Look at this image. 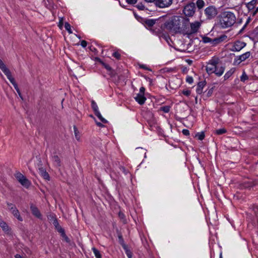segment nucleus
<instances>
[{"instance_id":"1","label":"nucleus","mask_w":258,"mask_h":258,"mask_svg":"<svg viewBox=\"0 0 258 258\" xmlns=\"http://www.w3.org/2000/svg\"><path fill=\"white\" fill-rule=\"evenodd\" d=\"M220 23L222 28H226L232 26L236 21L234 13L231 12H224L219 16Z\"/></svg>"},{"instance_id":"2","label":"nucleus","mask_w":258,"mask_h":258,"mask_svg":"<svg viewBox=\"0 0 258 258\" xmlns=\"http://www.w3.org/2000/svg\"><path fill=\"white\" fill-rule=\"evenodd\" d=\"M165 16H163L160 17L159 19H145L143 21V24L144 25L145 27L150 30L153 34H154V31L155 30L159 29V28L155 27L154 26L155 25H158L159 24L161 23Z\"/></svg>"},{"instance_id":"3","label":"nucleus","mask_w":258,"mask_h":258,"mask_svg":"<svg viewBox=\"0 0 258 258\" xmlns=\"http://www.w3.org/2000/svg\"><path fill=\"white\" fill-rule=\"evenodd\" d=\"M196 10V4L193 2H190L186 5L183 9V13L185 16L192 17Z\"/></svg>"},{"instance_id":"4","label":"nucleus","mask_w":258,"mask_h":258,"mask_svg":"<svg viewBox=\"0 0 258 258\" xmlns=\"http://www.w3.org/2000/svg\"><path fill=\"white\" fill-rule=\"evenodd\" d=\"M205 14L208 20L214 19L218 14L217 9L214 6H210L205 10Z\"/></svg>"},{"instance_id":"5","label":"nucleus","mask_w":258,"mask_h":258,"mask_svg":"<svg viewBox=\"0 0 258 258\" xmlns=\"http://www.w3.org/2000/svg\"><path fill=\"white\" fill-rule=\"evenodd\" d=\"M158 27L162 31H164L166 29L169 31H173L174 33V27L172 17L163 23L159 24Z\"/></svg>"},{"instance_id":"6","label":"nucleus","mask_w":258,"mask_h":258,"mask_svg":"<svg viewBox=\"0 0 258 258\" xmlns=\"http://www.w3.org/2000/svg\"><path fill=\"white\" fill-rule=\"evenodd\" d=\"M15 177L22 185L27 188L31 185V182L19 172L16 173Z\"/></svg>"},{"instance_id":"7","label":"nucleus","mask_w":258,"mask_h":258,"mask_svg":"<svg viewBox=\"0 0 258 258\" xmlns=\"http://www.w3.org/2000/svg\"><path fill=\"white\" fill-rule=\"evenodd\" d=\"M174 27V33H179L181 31V25L183 17L178 16H173L172 17Z\"/></svg>"},{"instance_id":"8","label":"nucleus","mask_w":258,"mask_h":258,"mask_svg":"<svg viewBox=\"0 0 258 258\" xmlns=\"http://www.w3.org/2000/svg\"><path fill=\"white\" fill-rule=\"evenodd\" d=\"M189 20L186 17H183L182 21L181 22V31L179 33L183 34V35H187L189 32Z\"/></svg>"},{"instance_id":"9","label":"nucleus","mask_w":258,"mask_h":258,"mask_svg":"<svg viewBox=\"0 0 258 258\" xmlns=\"http://www.w3.org/2000/svg\"><path fill=\"white\" fill-rule=\"evenodd\" d=\"M151 3H153L156 7L160 8H164L170 6L172 0H153Z\"/></svg>"},{"instance_id":"10","label":"nucleus","mask_w":258,"mask_h":258,"mask_svg":"<svg viewBox=\"0 0 258 258\" xmlns=\"http://www.w3.org/2000/svg\"><path fill=\"white\" fill-rule=\"evenodd\" d=\"M250 55V52L247 51L240 55L236 56L234 59L233 64L236 65L240 64L242 61H243L248 58Z\"/></svg>"},{"instance_id":"11","label":"nucleus","mask_w":258,"mask_h":258,"mask_svg":"<svg viewBox=\"0 0 258 258\" xmlns=\"http://www.w3.org/2000/svg\"><path fill=\"white\" fill-rule=\"evenodd\" d=\"M154 34L158 36L160 38H162L165 39L167 42L168 40H170V36L166 32H164L161 29L155 30L154 31Z\"/></svg>"},{"instance_id":"12","label":"nucleus","mask_w":258,"mask_h":258,"mask_svg":"<svg viewBox=\"0 0 258 258\" xmlns=\"http://www.w3.org/2000/svg\"><path fill=\"white\" fill-rule=\"evenodd\" d=\"M190 29H189L187 35H190L192 34L196 33L198 32L199 28L201 26V23L198 21H196L194 23L190 24Z\"/></svg>"},{"instance_id":"13","label":"nucleus","mask_w":258,"mask_h":258,"mask_svg":"<svg viewBox=\"0 0 258 258\" xmlns=\"http://www.w3.org/2000/svg\"><path fill=\"white\" fill-rule=\"evenodd\" d=\"M0 227L2 230L5 232L6 234L10 236H13V233L12 231L11 228L8 226V225L4 221H0Z\"/></svg>"},{"instance_id":"14","label":"nucleus","mask_w":258,"mask_h":258,"mask_svg":"<svg viewBox=\"0 0 258 258\" xmlns=\"http://www.w3.org/2000/svg\"><path fill=\"white\" fill-rule=\"evenodd\" d=\"M30 210L31 211V213L36 217H37L38 219H42V215L38 209V208L35 206L33 204H30Z\"/></svg>"},{"instance_id":"15","label":"nucleus","mask_w":258,"mask_h":258,"mask_svg":"<svg viewBox=\"0 0 258 258\" xmlns=\"http://www.w3.org/2000/svg\"><path fill=\"white\" fill-rule=\"evenodd\" d=\"M227 38V36L226 35L223 34L219 37L212 39V46H215L220 44V43L224 41Z\"/></svg>"},{"instance_id":"16","label":"nucleus","mask_w":258,"mask_h":258,"mask_svg":"<svg viewBox=\"0 0 258 258\" xmlns=\"http://www.w3.org/2000/svg\"><path fill=\"white\" fill-rule=\"evenodd\" d=\"M10 210L12 212V213L13 215L17 218V219L20 221H23V218L20 215V213L18 210L17 209L16 206H13V207L10 208Z\"/></svg>"},{"instance_id":"17","label":"nucleus","mask_w":258,"mask_h":258,"mask_svg":"<svg viewBox=\"0 0 258 258\" xmlns=\"http://www.w3.org/2000/svg\"><path fill=\"white\" fill-rule=\"evenodd\" d=\"M225 69V67L224 65L220 64L218 67H216L214 73L217 76L220 77L223 74Z\"/></svg>"},{"instance_id":"18","label":"nucleus","mask_w":258,"mask_h":258,"mask_svg":"<svg viewBox=\"0 0 258 258\" xmlns=\"http://www.w3.org/2000/svg\"><path fill=\"white\" fill-rule=\"evenodd\" d=\"M206 83H207L205 80L198 82L197 84V88L196 89V92L198 94H202L203 93V89L206 85Z\"/></svg>"},{"instance_id":"19","label":"nucleus","mask_w":258,"mask_h":258,"mask_svg":"<svg viewBox=\"0 0 258 258\" xmlns=\"http://www.w3.org/2000/svg\"><path fill=\"white\" fill-rule=\"evenodd\" d=\"M135 99L139 104L143 105L145 103L146 98L144 95L137 94L136 97H135Z\"/></svg>"},{"instance_id":"20","label":"nucleus","mask_w":258,"mask_h":258,"mask_svg":"<svg viewBox=\"0 0 258 258\" xmlns=\"http://www.w3.org/2000/svg\"><path fill=\"white\" fill-rule=\"evenodd\" d=\"M234 44L235 46V48L237 50V51H239L240 50H241L246 45L245 42L240 41L239 40L236 41L234 43Z\"/></svg>"},{"instance_id":"21","label":"nucleus","mask_w":258,"mask_h":258,"mask_svg":"<svg viewBox=\"0 0 258 258\" xmlns=\"http://www.w3.org/2000/svg\"><path fill=\"white\" fill-rule=\"evenodd\" d=\"M39 171L40 175L43 177L44 179L47 180H50L49 175L45 169L43 168V167H39Z\"/></svg>"},{"instance_id":"22","label":"nucleus","mask_w":258,"mask_h":258,"mask_svg":"<svg viewBox=\"0 0 258 258\" xmlns=\"http://www.w3.org/2000/svg\"><path fill=\"white\" fill-rule=\"evenodd\" d=\"M253 186V184L251 181H244L240 185L241 189L248 188L249 187H251Z\"/></svg>"},{"instance_id":"23","label":"nucleus","mask_w":258,"mask_h":258,"mask_svg":"<svg viewBox=\"0 0 258 258\" xmlns=\"http://www.w3.org/2000/svg\"><path fill=\"white\" fill-rule=\"evenodd\" d=\"M257 3V0H251L250 2L246 4V7L248 9V11H250L254 8V5Z\"/></svg>"},{"instance_id":"24","label":"nucleus","mask_w":258,"mask_h":258,"mask_svg":"<svg viewBox=\"0 0 258 258\" xmlns=\"http://www.w3.org/2000/svg\"><path fill=\"white\" fill-rule=\"evenodd\" d=\"M5 74V75H6V76L7 77V78L9 80V81L11 82V83L13 84L14 87L15 86V85H17V84L16 83V82L15 80V79L12 76L11 73L10 71Z\"/></svg>"},{"instance_id":"25","label":"nucleus","mask_w":258,"mask_h":258,"mask_svg":"<svg viewBox=\"0 0 258 258\" xmlns=\"http://www.w3.org/2000/svg\"><path fill=\"white\" fill-rule=\"evenodd\" d=\"M116 233L117 234L118 238V243L121 245H124L125 243V242L124 241L123 238L122 237L121 232L118 230H116Z\"/></svg>"},{"instance_id":"26","label":"nucleus","mask_w":258,"mask_h":258,"mask_svg":"<svg viewBox=\"0 0 258 258\" xmlns=\"http://www.w3.org/2000/svg\"><path fill=\"white\" fill-rule=\"evenodd\" d=\"M0 69L2 70V71L3 72L4 74H6L9 71H10V70L7 68L5 64L3 62V61L2 60V59L0 58Z\"/></svg>"},{"instance_id":"27","label":"nucleus","mask_w":258,"mask_h":258,"mask_svg":"<svg viewBox=\"0 0 258 258\" xmlns=\"http://www.w3.org/2000/svg\"><path fill=\"white\" fill-rule=\"evenodd\" d=\"M235 71V68H232L229 71H228L225 74V75L224 76V80H226L228 79L232 75V74L234 73Z\"/></svg>"},{"instance_id":"28","label":"nucleus","mask_w":258,"mask_h":258,"mask_svg":"<svg viewBox=\"0 0 258 258\" xmlns=\"http://www.w3.org/2000/svg\"><path fill=\"white\" fill-rule=\"evenodd\" d=\"M215 68H216V67H214L211 65H209L206 67V70L207 73L209 75H210L213 73H214V72L215 71Z\"/></svg>"},{"instance_id":"29","label":"nucleus","mask_w":258,"mask_h":258,"mask_svg":"<svg viewBox=\"0 0 258 258\" xmlns=\"http://www.w3.org/2000/svg\"><path fill=\"white\" fill-rule=\"evenodd\" d=\"M214 88H215V86H213L211 88H209L207 89V90L206 91H207V93L205 95V97H206L205 99L209 98L210 97H211L212 96V95L213 93V91H214Z\"/></svg>"},{"instance_id":"30","label":"nucleus","mask_w":258,"mask_h":258,"mask_svg":"<svg viewBox=\"0 0 258 258\" xmlns=\"http://www.w3.org/2000/svg\"><path fill=\"white\" fill-rule=\"evenodd\" d=\"M52 224L55 227V228L57 231V232L59 231V229H62V228L59 225L57 219H54L53 221H52Z\"/></svg>"},{"instance_id":"31","label":"nucleus","mask_w":258,"mask_h":258,"mask_svg":"<svg viewBox=\"0 0 258 258\" xmlns=\"http://www.w3.org/2000/svg\"><path fill=\"white\" fill-rule=\"evenodd\" d=\"M209 65H211L213 67H218V66H219L220 64L219 63V59H211L210 60L209 63H208Z\"/></svg>"},{"instance_id":"32","label":"nucleus","mask_w":258,"mask_h":258,"mask_svg":"<svg viewBox=\"0 0 258 258\" xmlns=\"http://www.w3.org/2000/svg\"><path fill=\"white\" fill-rule=\"evenodd\" d=\"M195 137L198 138V140L200 141H202L204 139L205 137V133L204 132H202L200 133H197Z\"/></svg>"},{"instance_id":"33","label":"nucleus","mask_w":258,"mask_h":258,"mask_svg":"<svg viewBox=\"0 0 258 258\" xmlns=\"http://www.w3.org/2000/svg\"><path fill=\"white\" fill-rule=\"evenodd\" d=\"M94 114L103 123H106L108 122V121L102 116L99 111L95 112Z\"/></svg>"},{"instance_id":"34","label":"nucleus","mask_w":258,"mask_h":258,"mask_svg":"<svg viewBox=\"0 0 258 258\" xmlns=\"http://www.w3.org/2000/svg\"><path fill=\"white\" fill-rule=\"evenodd\" d=\"M195 4L199 9H201L205 6V2L203 0H198Z\"/></svg>"},{"instance_id":"35","label":"nucleus","mask_w":258,"mask_h":258,"mask_svg":"<svg viewBox=\"0 0 258 258\" xmlns=\"http://www.w3.org/2000/svg\"><path fill=\"white\" fill-rule=\"evenodd\" d=\"M52 159L53 161L56 163L57 166L59 167L61 166V161L57 155H54L52 156Z\"/></svg>"},{"instance_id":"36","label":"nucleus","mask_w":258,"mask_h":258,"mask_svg":"<svg viewBox=\"0 0 258 258\" xmlns=\"http://www.w3.org/2000/svg\"><path fill=\"white\" fill-rule=\"evenodd\" d=\"M91 107H92L94 113L95 112L99 111L98 106L94 100L91 101Z\"/></svg>"},{"instance_id":"37","label":"nucleus","mask_w":258,"mask_h":258,"mask_svg":"<svg viewBox=\"0 0 258 258\" xmlns=\"http://www.w3.org/2000/svg\"><path fill=\"white\" fill-rule=\"evenodd\" d=\"M92 250L96 258H102V255L99 250L94 247L92 248Z\"/></svg>"},{"instance_id":"38","label":"nucleus","mask_w":258,"mask_h":258,"mask_svg":"<svg viewBox=\"0 0 258 258\" xmlns=\"http://www.w3.org/2000/svg\"><path fill=\"white\" fill-rule=\"evenodd\" d=\"M226 132L227 130L224 128L216 130L214 131L215 134L217 135H222L226 133Z\"/></svg>"},{"instance_id":"39","label":"nucleus","mask_w":258,"mask_h":258,"mask_svg":"<svg viewBox=\"0 0 258 258\" xmlns=\"http://www.w3.org/2000/svg\"><path fill=\"white\" fill-rule=\"evenodd\" d=\"M250 209H251L254 213L256 216H258V206L253 204L250 206Z\"/></svg>"},{"instance_id":"40","label":"nucleus","mask_w":258,"mask_h":258,"mask_svg":"<svg viewBox=\"0 0 258 258\" xmlns=\"http://www.w3.org/2000/svg\"><path fill=\"white\" fill-rule=\"evenodd\" d=\"M202 41L204 43H211L212 44V39L206 36H202Z\"/></svg>"},{"instance_id":"41","label":"nucleus","mask_w":258,"mask_h":258,"mask_svg":"<svg viewBox=\"0 0 258 258\" xmlns=\"http://www.w3.org/2000/svg\"><path fill=\"white\" fill-rule=\"evenodd\" d=\"M64 27L66 30L68 32L69 34L73 33V32L71 30V25L68 22H65L64 23Z\"/></svg>"},{"instance_id":"42","label":"nucleus","mask_w":258,"mask_h":258,"mask_svg":"<svg viewBox=\"0 0 258 258\" xmlns=\"http://www.w3.org/2000/svg\"><path fill=\"white\" fill-rule=\"evenodd\" d=\"M170 106L168 105L163 106L160 107V110L165 113H168L170 111Z\"/></svg>"},{"instance_id":"43","label":"nucleus","mask_w":258,"mask_h":258,"mask_svg":"<svg viewBox=\"0 0 258 258\" xmlns=\"http://www.w3.org/2000/svg\"><path fill=\"white\" fill-rule=\"evenodd\" d=\"M250 35L253 37L258 36V26L253 30L250 33Z\"/></svg>"},{"instance_id":"44","label":"nucleus","mask_w":258,"mask_h":258,"mask_svg":"<svg viewBox=\"0 0 258 258\" xmlns=\"http://www.w3.org/2000/svg\"><path fill=\"white\" fill-rule=\"evenodd\" d=\"M248 79V77L247 75L245 74L244 72H243L242 76L240 77V80L242 82H244L245 81Z\"/></svg>"},{"instance_id":"45","label":"nucleus","mask_w":258,"mask_h":258,"mask_svg":"<svg viewBox=\"0 0 258 258\" xmlns=\"http://www.w3.org/2000/svg\"><path fill=\"white\" fill-rule=\"evenodd\" d=\"M112 56L116 58L117 60H120L121 58V55L117 51L113 52L112 54Z\"/></svg>"},{"instance_id":"46","label":"nucleus","mask_w":258,"mask_h":258,"mask_svg":"<svg viewBox=\"0 0 258 258\" xmlns=\"http://www.w3.org/2000/svg\"><path fill=\"white\" fill-rule=\"evenodd\" d=\"M14 88L15 89H16L17 92L18 93V94H19V96L20 97V98L21 99H23V97H22V94L21 93V91L18 87V85H15V86H14Z\"/></svg>"},{"instance_id":"47","label":"nucleus","mask_w":258,"mask_h":258,"mask_svg":"<svg viewBox=\"0 0 258 258\" xmlns=\"http://www.w3.org/2000/svg\"><path fill=\"white\" fill-rule=\"evenodd\" d=\"M74 133L75 135L76 138L77 140H79V138L78 137L79 131L78 130V128L76 125L74 126Z\"/></svg>"},{"instance_id":"48","label":"nucleus","mask_w":258,"mask_h":258,"mask_svg":"<svg viewBox=\"0 0 258 258\" xmlns=\"http://www.w3.org/2000/svg\"><path fill=\"white\" fill-rule=\"evenodd\" d=\"M102 66L104 67L105 69H106L108 71H111V67L109 66L108 64L103 62L102 64Z\"/></svg>"},{"instance_id":"49","label":"nucleus","mask_w":258,"mask_h":258,"mask_svg":"<svg viewBox=\"0 0 258 258\" xmlns=\"http://www.w3.org/2000/svg\"><path fill=\"white\" fill-rule=\"evenodd\" d=\"M48 219L52 223V221L54 220V219H57L55 217V215L54 214H50L49 216H48Z\"/></svg>"},{"instance_id":"50","label":"nucleus","mask_w":258,"mask_h":258,"mask_svg":"<svg viewBox=\"0 0 258 258\" xmlns=\"http://www.w3.org/2000/svg\"><path fill=\"white\" fill-rule=\"evenodd\" d=\"M182 93L185 96H188L190 95L191 91L189 90H183Z\"/></svg>"},{"instance_id":"51","label":"nucleus","mask_w":258,"mask_h":258,"mask_svg":"<svg viewBox=\"0 0 258 258\" xmlns=\"http://www.w3.org/2000/svg\"><path fill=\"white\" fill-rule=\"evenodd\" d=\"M125 254H126L127 256L128 257V258H132L133 253L130 249L128 250H126V251H125Z\"/></svg>"},{"instance_id":"52","label":"nucleus","mask_w":258,"mask_h":258,"mask_svg":"<svg viewBox=\"0 0 258 258\" xmlns=\"http://www.w3.org/2000/svg\"><path fill=\"white\" fill-rule=\"evenodd\" d=\"M139 67H140V68L143 69L144 70H148V71H152V70L150 68L147 67L145 64H140Z\"/></svg>"},{"instance_id":"53","label":"nucleus","mask_w":258,"mask_h":258,"mask_svg":"<svg viewBox=\"0 0 258 258\" xmlns=\"http://www.w3.org/2000/svg\"><path fill=\"white\" fill-rule=\"evenodd\" d=\"M58 232H59L62 238L67 236L65 233L64 229L63 228H62V229H59V231Z\"/></svg>"},{"instance_id":"54","label":"nucleus","mask_w":258,"mask_h":258,"mask_svg":"<svg viewBox=\"0 0 258 258\" xmlns=\"http://www.w3.org/2000/svg\"><path fill=\"white\" fill-rule=\"evenodd\" d=\"M58 232H59L62 238L67 236L65 233L64 229L63 228H62V229H59V231Z\"/></svg>"},{"instance_id":"55","label":"nucleus","mask_w":258,"mask_h":258,"mask_svg":"<svg viewBox=\"0 0 258 258\" xmlns=\"http://www.w3.org/2000/svg\"><path fill=\"white\" fill-rule=\"evenodd\" d=\"M186 81L189 84L192 83L194 81L192 77L190 76H187L186 79Z\"/></svg>"},{"instance_id":"56","label":"nucleus","mask_w":258,"mask_h":258,"mask_svg":"<svg viewBox=\"0 0 258 258\" xmlns=\"http://www.w3.org/2000/svg\"><path fill=\"white\" fill-rule=\"evenodd\" d=\"M36 158H38V163L37 164L38 166V168L39 167H42V162L41 158L39 156H38V157L37 156Z\"/></svg>"},{"instance_id":"57","label":"nucleus","mask_w":258,"mask_h":258,"mask_svg":"<svg viewBox=\"0 0 258 258\" xmlns=\"http://www.w3.org/2000/svg\"><path fill=\"white\" fill-rule=\"evenodd\" d=\"M109 75L111 77H115V75H116V73L115 72L114 70H113L112 68H111V71H109Z\"/></svg>"},{"instance_id":"58","label":"nucleus","mask_w":258,"mask_h":258,"mask_svg":"<svg viewBox=\"0 0 258 258\" xmlns=\"http://www.w3.org/2000/svg\"><path fill=\"white\" fill-rule=\"evenodd\" d=\"M63 25V18H61V19H59L58 26L59 27V28L60 29H61L62 28Z\"/></svg>"},{"instance_id":"59","label":"nucleus","mask_w":258,"mask_h":258,"mask_svg":"<svg viewBox=\"0 0 258 258\" xmlns=\"http://www.w3.org/2000/svg\"><path fill=\"white\" fill-rule=\"evenodd\" d=\"M136 7L139 10H143L145 9L144 6L142 3L139 4L137 5Z\"/></svg>"},{"instance_id":"60","label":"nucleus","mask_w":258,"mask_h":258,"mask_svg":"<svg viewBox=\"0 0 258 258\" xmlns=\"http://www.w3.org/2000/svg\"><path fill=\"white\" fill-rule=\"evenodd\" d=\"M182 134L185 136H189V131L187 129H183L182 131Z\"/></svg>"},{"instance_id":"61","label":"nucleus","mask_w":258,"mask_h":258,"mask_svg":"<svg viewBox=\"0 0 258 258\" xmlns=\"http://www.w3.org/2000/svg\"><path fill=\"white\" fill-rule=\"evenodd\" d=\"M120 169L125 174H127L128 171L125 169V168L123 166H121L120 167Z\"/></svg>"},{"instance_id":"62","label":"nucleus","mask_w":258,"mask_h":258,"mask_svg":"<svg viewBox=\"0 0 258 258\" xmlns=\"http://www.w3.org/2000/svg\"><path fill=\"white\" fill-rule=\"evenodd\" d=\"M145 88L144 87H142L140 89V93L139 94L145 95Z\"/></svg>"},{"instance_id":"63","label":"nucleus","mask_w":258,"mask_h":258,"mask_svg":"<svg viewBox=\"0 0 258 258\" xmlns=\"http://www.w3.org/2000/svg\"><path fill=\"white\" fill-rule=\"evenodd\" d=\"M87 42L86 41L84 40L81 41V45L83 47H84V48L86 47L87 46Z\"/></svg>"},{"instance_id":"64","label":"nucleus","mask_w":258,"mask_h":258,"mask_svg":"<svg viewBox=\"0 0 258 258\" xmlns=\"http://www.w3.org/2000/svg\"><path fill=\"white\" fill-rule=\"evenodd\" d=\"M118 217L121 219H125V215L124 214L121 212H119L118 213Z\"/></svg>"}]
</instances>
